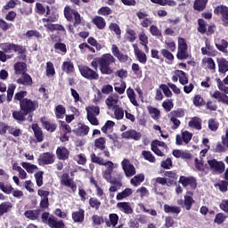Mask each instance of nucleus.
<instances>
[{"mask_svg":"<svg viewBox=\"0 0 228 228\" xmlns=\"http://www.w3.org/2000/svg\"><path fill=\"white\" fill-rule=\"evenodd\" d=\"M117 61V59L111 53H104L101 57L94 58L91 62L90 68L86 65L78 66V70L82 77L88 79V81H97L99 79V72L97 69H100L101 74L104 76H111L113 74V63Z\"/></svg>","mask_w":228,"mask_h":228,"instance_id":"f257e3e1","label":"nucleus"},{"mask_svg":"<svg viewBox=\"0 0 228 228\" xmlns=\"http://www.w3.org/2000/svg\"><path fill=\"white\" fill-rule=\"evenodd\" d=\"M28 91H20L14 94V102H19L20 110L12 112V118L18 121V124L26 122V117H30V121L33 120V113L39 108L38 101L26 98Z\"/></svg>","mask_w":228,"mask_h":228,"instance_id":"f03ea898","label":"nucleus"},{"mask_svg":"<svg viewBox=\"0 0 228 228\" xmlns=\"http://www.w3.org/2000/svg\"><path fill=\"white\" fill-rule=\"evenodd\" d=\"M0 48L2 49L0 51V61L3 63L12 58V56L6 54L10 53H17L19 60H26V53L28 51L26 46L7 42L0 44Z\"/></svg>","mask_w":228,"mask_h":228,"instance_id":"7ed1b4c3","label":"nucleus"},{"mask_svg":"<svg viewBox=\"0 0 228 228\" xmlns=\"http://www.w3.org/2000/svg\"><path fill=\"white\" fill-rule=\"evenodd\" d=\"M217 88L221 91H215L213 94H211V97L213 99H216L217 102H222L223 104H226L228 106V86H225V83H224V80L217 78ZM223 92V93H222Z\"/></svg>","mask_w":228,"mask_h":228,"instance_id":"20e7f679","label":"nucleus"},{"mask_svg":"<svg viewBox=\"0 0 228 228\" xmlns=\"http://www.w3.org/2000/svg\"><path fill=\"white\" fill-rule=\"evenodd\" d=\"M90 159L92 163H96V165H101L102 167H107V169L104 172L105 179H111V174H113V167L115 164H113L111 161H104V159L97 157L95 153H92L90 155Z\"/></svg>","mask_w":228,"mask_h":228,"instance_id":"39448f33","label":"nucleus"},{"mask_svg":"<svg viewBox=\"0 0 228 228\" xmlns=\"http://www.w3.org/2000/svg\"><path fill=\"white\" fill-rule=\"evenodd\" d=\"M72 14L74 15L75 21L73 23L74 28H77L81 24V14L77 11H74L70 6L67 5L64 8V16L67 20H72Z\"/></svg>","mask_w":228,"mask_h":228,"instance_id":"423d86ee","label":"nucleus"},{"mask_svg":"<svg viewBox=\"0 0 228 228\" xmlns=\"http://www.w3.org/2000/svg\"><path fill=\"white\" fill-rule=\"evenodd\" d=\"M59 124L60 130L63 133V134L59 137V140L61 143H65V142H69V140H70V137L68 134H70L73 130L70 125L67 124L65 121L59 120Z\"/></svg>","mask_w":228,"mask_h":228,"instance_id":"0eeeda50","label":"nucleus"},{"mask_svg":"<svg viewBox=\"0 0 228 228\" xmlns=\"http://www.w3.org/2000/svg\"><path fill=\"white\" fill-rule=\"evenodd\" d=\"M6 131H8L9 134L14 136V138L22 135L20 128H14L4 122H0V134H6Z\"/></svg>","mask_w":228,"mask_h":228,"instance_id":"6e6552de","label":"nucleus"},{"mask_svg":"<svg viewBox=\"0 0 228 228\" xmlns=\"http://www.w3.org/2000/svg\"><path fill=\"white\" fill-rule=\"evenodd\" d=\"M215 15H221V20L224 28H228V7L227 5L220 4L214 9Z\"/></svg>","mask_w":228,"mask_h":228,"instance_id":"1a4fd4ad","label":"nucleus"},{"mask_svg":"<svg viewBox=\"0 0 228 228\" xmlns=\"http://www.w3.org/2000/svg\"><path fill=\"white\" fill-rule=\"evenodd\" d=\"M208 165L214 174L220 175L223 172H225V163H224V161H218L216 159H213L208 160Z\"/></svg>","mask_w":228,"mask_h":228,"instance_id":"9d476101","label":"nucleus"},{"mask_svg":"<svg viewBox=\"0 0 228 228\" xmlns=\"http://www.w3.org/2000/svg\"><path fill=\"white\" fill-rule=\"evenodd\" d=\"M39 121L43 129H45V131H48V133H54V131L58 129V125L54 121L47 118L45 116L41 117Z\"/></svg>","mask_w":228,"mask_h":228,"instance_id":"9b49d317","label":"nucleus"},{"mask_svg":"<svg viewBox=\"0 0 228 228\" xmlns=\"http://www.w3.org/2000/svg\"><path fill=\"white\" fill-rule=\"evenodd\" d=\"M178 183H180L183 188H188V186H190L191 190L197 189V179L193 176L181 175Z\"/></svg>","mask_w":228,"mask_h":228,"instance_id":"f8f14e48","label":"nucleus"},{"mask_svg":"<svg viewBox=\"0 0 228 228\" xmlns=\"http://www.w3.org/2000/svg\"><path fill=\"white\" fill-rule=\"evenodd\" d=\"M121 165L126 177H133L136 174V167L133 164H130L129 159H125L121 162Z\"/></svg>","mask_w":228,"mask_h":228,"instance_id":"ddd939ff","label":"nucleus"},{"mask_svg":"<svg viewBox=\"0 0 228 228\" xmlns=\"http://www.w3.org/2000/svg\"><path fill=\"white\" fill-rule=\"evenodd\" d=\"M111 51L115 58H117L121 63L129 61V55L122 53L117 45H112Z\"/></svg>","mask_w":228,"mask_h":228,"instance_id":"4468645a","label":"nucleus"},{"mask_svg":"<svg viewBox=\"0 0 228 228\" xmlns=\"http://www.w3.org/2000/svg\"><path fill=\"white\" fill-rule=\"evenodd\" d=\"M61 183L64 186L70 188V190H72L73 192H76V191L77 190V185L76 184V183H74V180L70 178L69 174L62 175Z\"/></svg>","mask_w":228,"mask_h":228,"instance_id":"2eb2a0df","label":"nucleus"},{"mask_svg":"<svg viewBox=\"0 0 228 228\" xmlns=\"http://www.w3.org/2000/svg\"><path fill=\"white\" fill-rule=\"evenodd\" d=\"M122 138L125 140H135L138 141L142 138V134L134 129H130L121 134Z\"/></svg>","mask_w":228,"mask_h":228,"instance_id":"dca6fc26","label":"nucleus"},{"mask_svg":"<svg viewBox=\"0 0 228 228\" xmlns=\"http://www.w3.org/2000/svg\"><path fill=\"white\" fill-rule=\"evenodd\" d=\"M73 133L76 136H88L90 126H86L85 123H78L77 127L73 129Z\"/></svg>","mask_w":228,"mask_h":228,"instance_id":"f3484780","label":"nucleus"},{"mask_svg":"<svg viewBox=\"0 0 228 228\" xmlns=\"http://www.w3.org/2000/svg\"><path fill=\"white\" fill-rule=\"evenodd\" d=\"M31 129L33 130L37 142L42 143V142H44V131L42 127H40L37 123H34L31 125Z\"/></svg>","mask_w":228,"mask_h":228,"instance_id":"a211bd4d","label":"nucleus"},{"mask_svg":"<svg viewBox=\"0 0 228 228\" xmlns=\"http://www.w3.org/2000/svg\"><path fill=\"white\" fill-rule=\"evenodd\" d=\"M38 161L39 165H53V163H54V154L52 152H45L40 155Z\"/></svg>","mask_w":228,"mask_h":228,"instance_id":"6ab92c4d","label":"nucleus"},{"mask_svg":"<svg viewBox=\"0 0 228 228\" xmlns=\"http://www.w3.org/2000/svg\"><path fill=\"white\" fill-rule=\"evenodd\" d=\"M133 48H134L135 58H137L140 63H142V65H145V63H147V54H145V53H143L142 51H141L140 48H138L137 44L133 45Z\"/></svg>","mask_w":228,"mask_h":228,"instance_id":"aec40b11","label":"nucleus"},{"mask_svg":"<svg viewBox=\"0 0 228 228\" xmlns=\"http://www.w3.org/2000/svg\"><path fill=\"white\" fill-rule=\"evenodd\" d=\"M183 199V206L185 207L186 211H190L193 204H195V200H193V191H187Z\"/></svg>","mask_w":228,"mask_h":228,"instance_id":"412c9836","label":"nucleus"},{"mask_svg":"<svg viewBox=\"0 0 228 228\" xmlns=\"http://www.w3.org/2000/svg\"><path fill=\"white\" fill-rule=\"evenodd\" d=\"M18 85H23L24 86H31L33 85V78L26 72L21 73V77L16 80Z\"/></svg>","mask_w":228,"mask_h":228,"instance_id":"4be33fe9","label":"nucleus"},{"mask_svg":"<svg viewBox=\"0 0 228 228\" xmlns=\"http://www.w3.org/2000/svg\"><path fill=\"white\" fill-rule=\"evenodd\" d=\"M72 220L76 224H83L85 222V209L78 208L77 211H75L71 214Z\"/></svg>","mask_w":228,"mask_h":228,"instance_id":"5701e85b","label":"nucleus"},{"mask_svg":"<svg viewBox=\"0 0 228 228\" xmlns=\"http://www.w3.org/2000/svg\"><path fill=\"white\" fill-rule=\"evenodd\" d=\"M216 62L218 65L219 74H224L228 72V61L225 58H217Z\"/></svg>","mask_w":228,"mask_h":228,"instance_id":"b1692460","label":"nucleus"},{"mask_svg":"<svg viewBox=\"0 0 228 228\" xmlns=\"http://www.w3.org/2000/svg\"><path fill=\"white\" fill-rule=\"evenodd\" d=\"M56 156L58 159L65 161L70 156V151L65 147H58L56 150Z\"/></svg>","mask_w":228,"mask_h":228,"instance_id":"393cba45","label":"nucleus"},{"mask_svg":"<svg viewBox=\"0 0 228 228\" xmlns=\"http://www.w3.org/2000/svg\"><path fill=\"white\" fill-rule=\"evenodd\" d=\"M47 225L51 228H65V223H63V220L58 221L54 216L49 217Z\"/></svg>","mask_w":228,"mask_h":228,"instance_id":"a878e982","label":"nucleus"},{"mask_svg":"<svg viewBox=\"0 0 228 228\" xmlns=\"http://www.w3.org/2000/svg\"><path fill=\"white\" fill-rule=\"evenodd\" d=\"M208 1L209 0H194L193 9L196 12H204V10H206V7L208 6Z\"/></svg>","mask_w":228,"mask_h":228,"instance_id":"bb28decb","label":"nucleus"},{"mask_svg":"<svg viewBox=\"0 0 228 228\" xmlns=\"http://www.w3.org/2000/svg\"><path fill=\"white\" fill-rule=\"evenodd\" d=\"M117 208L126 215H133V208H131L129 202H119L117 204Z\"/></svg>","mask_w":228,"mask_h":228,"instance_id":"cd10ccee","label":"nucleus"},{"mask_svg":"<svg viewBox=\"0 0 228 228\" xmlns=\"http://www.w3.org/2000/svg\"><path fill=\"white\" fill-rule=\"evenodd\" d=\"M42 210L40 209H34V210H27L24 213V216L26 218H28V220H38L40 218V213Z\"/></svg>","mask_w":228,"mask_h":228,"instance_id":"c85d7f7f","label":"nucleus"},{"mask_svg":"<svg viewBox=\"0 0 228 228\" xmlns=\"http://www.w3.org/2000/svg\"><path fill=\"white\" fill-rule=\"evenodd\" d=\"M92 22L98 29H104L106 28V20L102 16H94Z\"/></svg>","mask_w":228,"mask_h":228,"instance_id":"c756f323","label":"nucleus"},{"mask_svg":"<svg viewBox=\"0 0 228 228\" xmlns=\"http://www.w3.org/2000/svg\"><path fill=\"white\" fill-rule=\"evenodd\" d=\"M105 224L107 227H117L118 224V215L110 214L109 220L105 221Z\"/></svg>","mask_w":228,"mask_h":228,"instance_id":"7c9ffc66","label":"nucleus"},{"mask_svg":"<svg viewBox=\"0 0 228 228\" xmlns=\"http://www.w3.org/2000/svg\"><path fill=\"white\" fill-rule=\"evenodd\" d=\"M164 212L169 215H179L181 213V207L170 206L168 204L164 205Z\"/></svg>","mask_w":228,"mask_h":228,"instance_id":"2f4dec72","label":"nucleus"},{"mask_svg":"<svg viewBox=\"0 0 228 228\" xmlns=\"http://www.w3.org/2000/svg\"><path fill=\"white\" fill-rule=\"evenodd\" d=\"M174 74H176V76H178L180 85H188V75L186 74V72L181 69H176L175 70Z\"/></svg>","mask_w":228,"mask_h":228,"instance_id":"473e14b6","label":"nucleus"},{"mask_svg":"<svg viewBox=\"0 0 228 228\" xmlns=\"http://www.w3.org/2000/svg\"><path fill=\"white\" fill-rule=\"evenodd\" d=\"M54 113L56 118H64L65 113H67V109L65 106L59 104L54 108Z\"/></svg>","mask_w":228,"mask_h":228,"instance_id":"72a5a7b5","label":"nucleus"},{"mask_svg":"<svg viewBox=\"0 0 228 228\" xmlns=\"http://www.w3.org/2000/svg\"><path fill=\"white\" fill-rule=\"evenodd\" d=\"M192 102L196 108H202V106H206V100H204L201 94H195L192 98Z\"/></svg>","mask_w":228,"mask_h":228,"instance_id":"f704fd0d","label":"nucleus"},{"mask_svg":"<svg viewBox=\"0 0 228 228\" xmlns=\"http://www.w3.org/2000/svg\"><path fill=\"white\" fill-rule=\"evenodd\" d=\"M105 104H107L108 108H116L117 104H118V95H110L105 100Z\"/></svg>","mask_w":228,"mask_h":228,"instance_id":"c9c22d12","label":"nucleus"},{"mask_svg":"<svg viewBox=\"0 0 228 228\" xmlns=\"http://www.w3.org/2000/svg\"><path fill=\"white\" fill-rule=\"evenodd\" d=\"M131 195H133V189L126 188L117 194L116 199L117 200H124V199H127V197H131Z\"/></svg>","mask_w":228,"mask_h":228,"instance_id":"e433bc0d","label":"nucleus"},{"mask_svg":"<svg viewBox=\"0 0 228 228\" xmlns=\"http://www.w3.org/2000/svg\"><path fill=\"white\" fill-rule=\"evenodd\" d=\"M61 69L63 70V72H66V74H72V72H74L76 70V69L74 68V62L72 61H64L62 63Z\"/></svg>","mask_w":228,"mask_h":228,"instance_id":"4c0bfd02","label":"nucleus"},{"mask_svg":"<svg viewBox=\"0 0 228 228\" xmlns=\"http://www.w3.org/2000/svg\"><path fill=\"white\" fill-rule=\"evenodd\" d=\"M145 181V175L143 174H139L135 176H134L131 180L130 183L133 184V186H140L142 183Z\"/></svg>","mask_w":228,"mask_h":228,"instance_id":"58836bf2","label":"nucleus"},{"mask_svg":"<svg viewBox=\"0 0 228 228\" xmlns=\"http://www.w3.org/2000/svg\"><path fill=\"white\" fill-rule=\"evenodd\" d=\"M13 208V205L10 201H4L0 204V216H3L4 213H8L10 209Z\"/></svg>","mask_w":228,"mask_h":228,"instance_id":"ea45409f","label":"nucleus"},{"mask_svg":"<svg viewBox=\"0 0 228 228\" xmlns=\"http://www.w3.org/2000/svg\"><path fill=\"white\" fill-rule=\"evenodd\" d=\"M45 28H46V29H48V31H62L63 33L66 32L65 30V27H63V25H60V24H46L45 25Z\"/></svg>","mask_w":228,"mask_h":228,"instance_id":"a19ab883","label":"nucleus"},{"mask_svg":"<svg viewBox=\"0 0 228 228\" xmlns=\"http://www.w3.org/2000/svg\"><path fill=\"white\" fill-rule=\"evenodd\" d=\"M198 31L201 35H206L208 31V21L204 20V19H199L198 20Z\"/></svg>","mask_w":228,"mask_h":228,"instance_id":"79ce46f5","label":"nucleus"},{"mask_svg":"<svg viewBox=\"0 0 228 228\" xmlns=\"http://www.w3.org/2000/svg\"><path fill=\"white\" fill-rule=\"evenodd\" d=\"M126 95L134 106H138V102L136 101V94H134V90H133V88L129 87L126 89Z\"/></svg>","mask_w":228,"mask_h":228,"instance_id":"37998d69","label":"nucleus"},{"mask_svg":"<svg viewBox=\"0 0 228 228\" xmlns=\"http://www.w3.org/2000/svg\"><path fill=\"white\" fill-rule=\"evenodd\" d=\"M151 2L159 4V6H175L177 4L174 0H151Z\"/></svg>","mask_w":228,"mask_h":228,"instance_id":"c03bdc74","label":"nucleus"},{"mask_svg":"<svg viewBox=\"0 0 228 228\" xmlns=\"http://www.w3.org/2000/svg\"><path fill=\"white\" fill-rule=\"evenodd\" d=\"M87 115L91 116H99L101 114V107L99 106H89L86 109Z\"/></svg>","mask_w":228,"mask_h":228,"instance_id":"a18cd8bd","label":"nucleus"},{"mask_svg":"<svg viewBox=\"0 0 228 228\" xmlns=\"http://www.w3.org/2000/svg\"><path fill=\"white\" fill-rule=\"evenodd\" d=\"M150 115L151 116V118H153L154 120H158V118H159V117H161V111L159 110L158 108L152 107V106H148L147 108Z\"/></svg>","mask_w":228,"mask_h":228,"instance_id":"49530a36","label":"nucleus"},{"mask_svg":"<svg viewBox=\"0 0 228 228\" xmlns=\"http://www.w3.org/2000/svg\"><path fill=\"white\" fill-rule=\"evenodd\" d=\"M94 147L100 151H105L106 149V138L99 137L94 141Z\"/></svg>","mask_w":228,"mask_h":228,"instance_id":"de8ad7c7","label":"nucleus"},{"mask_svg":"<svg viewBox=\"0 0 228 228\" xmlns=\"http://www.w3.org/2000/svg\"><path fill=\"white\" fill-rule=\"evenodd\" d=\"M189 126L193 127V129H197L198 131H200V129H202V122L200 121V118H193L189 122Z\"/></svg>","mask_w":228,"mask_h":228,"instance_id":"09e8293b","label":"nucleus"},{"mask_svg":"<svg viewBox=\"0 0 228 228\" xmlns=\"http://www.w3.org/2000/svg\"><path fill=\"white\" fill-rule=\"evenodd\" d=\"M26 69H28L26 62L19 61L14 64V70L16 74H22L23 72H26Z\"/></svg>","mask_w":228,"mask_h":228,"instance_id":"8fccbe9b","label":"nucleus"},{"mask_svg":"<svg viewBox=\"0 0 228 228\" xmlns=\"http://www.w3.org/2000/svg\"><path fill=\"white\" fill-rule=\"evenodd\" d=\"M21 167L25 168L28 174H33L35 170H38V167L37 165L31 164L29 162H22Z\"/></svg>","mask_w":228,"mask_h":228,"instance_id":"3c124183","label":"nucleus"},{"mask_svg":"<svg viewBox=\"0 0 228 228\" xmlns=\"http://www.w3.org/2000/svg\"><path fill=\"white\" fill-rule=\"evenodd\" d=\"M162 108H164V110L168 113L172 111L174 109V100L167 99L162 102Z\"/></svg>","mask_w":228,"mask_h":228,"instance_id":"603ef678","label":"nucleus"},{"mask_svg":"<svg viewBox=\"0 0 228 228\" xmlns=\"http://www.w3.org/2000/svg\"><path fill=\"white\" fill-rule=\"evenodd\" d=\"M15 88L17 86L14 84H10L7 88V102H12V99H13V94H15Z\"/></svg>","mask_w":228,"mask_h":228,"instance_id":"864d4df0","label":"nucleus"},{"mask_svg":"<svg viewBox=\"0 0 228 228\" xmlns=\"http://www.w3.org/2000/svg\"><path fill=\"white\" fill-rule=\"evenodd\" d=\"M34 177L36 179L37 186L40 188V186L44 185V171H37L35 173Z\"/></svg>","mask_w":228,"mask_h":228,"instance_id":"5fc2aeb1","label":"nucleus"},{"mask_svg":"<svg viewBox=\"0 0 228 228\" xmlns=\"http://www.w3.org/2000/svg\"><path fill=\"white\" fill-rule=\"evenodd\" d=\"M142 156L146 161H149L150 163H156V158L152 155V152L149 151H142Z\"/></svg>","mask_w":228,"mask_h":228,"instance_id":"6e6d98bb","label":"nucleus"},{"mask_svg":"<svg viewBox=\"0 0 228 228\" xmlns=\"http://www.w3.org/2000/svg\"><path fill=\"white\" fill-rule=\"evenodd\" d=\"M150 33L152 37H156L157 38L163 37V34L161 33V30L158 28V26L151 25L150 27Z\"/></svg>","mask_w":228,"mask_h":228,"instance_id":"4d7b16f0","label":"nucleus"},{"mask_svg":"<svg viewBox=\"0 0 228 228\" xmlns=\"http://www.w3.org/2000/svg\"><path fill=\"white\" fill-rule=\"evenodd\" d=\"M155 182L157 183V184H161L162 186H165V184H167V186H172L174 184V180H169L163 177H157L155 179Z\"/></svg>","mask_w":228,"mask_h":228,"instance_id":"13d9d810","label":"nucleus"},{"mask_svg":"<svg viewBox=\"0 0 228 228\" xmlns=\"http://www.w3.org/2000/svg\"><path fill=\"white\" fill-rule=\"evenodd\" d=\"M227 220V216L224 213H217L214 219V224H217V225H222L224 222Z\"/></svg>","mask_w":228,"mask_h":228,"instance_id":"bf43d9fd","label":"nucleus"},{"mask_svg":"<svg viewBox=\"0 0 228 228\" xmlns=\"http://www.w3.org/2000/svg\"><path fill=\"white\" fill-rule=\"evenodd\" d=\"M216 47L218 51L221 53H225L227 51L228 47V42L225 39H222L220 43H216Z\"/></svg>","mask_w":228,"mask_h":228,"instance_id":"052dcab7","label":"nucleus"},{"mask_svg":"<svg viewBox=\"0 0 228 228\" xmlns=\"http://www.w3.org/2000/svg\"><path fill=\"white\" fill-rule=\"evenodd\" d=\"M215 187H218L219 191L225 193L228 191V182L225 180H221L218 183L215 184Z\"/></svg>","mask_w":228,"mask_h":228,"instance_id":"680f3d73","label":"nucleus"},{"mask_svg":"<svg viewBox=\"0 0 228 228\" xmlns=\"http://www.w3.org/2000/svg\"><path fill=\"white\" fill-rule=\"evenodd\" d=\"M53 48L55 51H60L62 54H67V45L61 42H57L54 44Z\"/></svg>","mask_w":228,"mask_h":228,"instance_id":"e2e57ef3","label":"nucleus"},{"mask_svg":"<svg viewBox=\"0 0 228 228\" xmlns=\"http://www.w3.org/2000/svg\"><path fill=\"white\" fill-rule=\"evenodd\" d=\"M126 37L128 42L133 43L134 40H136V31H134L133 28H127Z\"/></svg>","mask_w":228,"mask_h":228,"instance_id":"0e129e2a","label":"nucleus"},{"mask_svg":"<svg viewBox=\"0 0 228 228\" xmlns=\"http://www.w3.org/2000/svg\"><path fill=\"white\" fill-rule=\"evenodd\" d=\"M111 13H113V11L108 6L101 7L98 10V15H102L103 17H108V15H111Z\"/></svg>","mask_w":228,"mask_h":228,"instance_id":"69168bd1","label":"nucleus"},{"mask_svg":"<svg viewBox=\"0 0 228 228\" xmlns=\"http://www.w3.org/2000/svg\"><path fill=\"white\" fill-rule=\"evenodd\" d=\"M89 206H91L94 209L98 211L99 208H101V200H99V199L97 198H90Z\"/></svg>","mask_w":228,"mask_h":228,"instance_id":"338daca9","label":"nucleus"},{"mask_svg":"<svg viewBox=\"0 0 228 228\" xmlns=\"http://www.w3.org/2000/svg\"><path fill=\"white\" fill-rule=\"evenodd\" d=\"M176 58L177 60H188V58H190L188 50H178L176 53Z\"/></svg>","mask_w":228,"mask_h":228,"instance_id":"774afa93","label":"nucleus"}]
</instances>
